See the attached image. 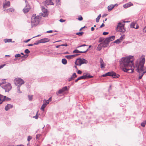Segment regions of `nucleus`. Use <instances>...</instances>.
<instances>
[{
    "label": "nucleus",
    "instance_id": "f257e3e1",
    "mask_svg": "<svg viewBox=\"0 0 146 146\" xmlns=\"http://www.w3.org/2000/svg\"><path fill=\"white\" fill-rule=\"evenodd\" d=\"M133 58V56H130L122 58L120 62V66L124 72L129 73L133 72L134 66Z\"/></svg>",
    "mask_w": 146,
    "mask_h": 146
},
{
    "label": "nucleus",
    "instance_id": "f03ea898",
    "mask_svg": "<svg viewBox=\"0 0 146 146\" xmlns=\"http://www.w3.org/2000/svg\"><path fill=\"white\" fill-rule=\"evenodd\" d=\"M145 62V56H142L137 60L135 64V66L137 68V72L139 73V78L140 79L142 78L143 74L146 72V67H144Z\"/></svg>",
    "mask_w": 146,
    "mask_h": 146
},
{
    "label": "nucleus",
    "instance_id": "7ed1b4c3",
    "mask_svg": "<svg viewBox=\"0 0 146 146\" xmlns=\"http://www.w3.org/2000/svg\"><path fill=\"white\" fill-rule=\"evenodd\" d=\"M40 16L36 15V14H33L31 19V25L32 27L37 26L39 23L40 20Z\"/></svg>",
    "mask_w": 146,
    "mask_h": 146
},
{
    "label": "nucleus",
    "instance_id": "20e7f679",
    "mask_svg": "<svg viewBox=\"0 0 146 146\" xmlns=\"http://www.w3.org/2000/svg\"><path fill=\"white\" fill-rule=\"evenodd\" d=\"M0 86L5 90V92H9L12 88L11 84L6 82L5 79L2 80L1 82L0 83Z\"/></svg>",
    "mask_w": 146,
    "mask_h": 146
},
{
    "label": "nucleus",
    "instance_id": "39448f33",
    "mask_svg": "<svg viewBox=\"0 0 146 146\" xmlns=\"http://www.w3.org/2000/svg\"><path fill=\"white\" fill-rule=\"evenodd\" d=\"M115 38V36H112L110 37H108L106 38L102 42L103 43V47H106L108 46V44L110 41L113 40Z\"/></svg>",
    "mask_w": 146,
    "mask_h": 146
},
{
    "label": "nucleus",
    "instance_id": "423d86ee",
    "mask_svg": "<svg viewBox=\"0 0 146 146\" xmlns=\"http://www.w3.org/2000/svg\"><path fill=\"white\" fill-rule=\"evenodd\" d=\"M88 62V61L85 59L78 58L76 60L75 63L76 65L80 66L82 64L87 63Z\"/></svg>",
    "mask_w": 146,
    "mask_h": 146
},
{
    "label": "nucleus",
    "instance_id": "0eeeda50",
    "mask_svg": "<svg viewBox=\"0 0 146 146\" xmlns=\"http://www.w3.org/2000/svg\"><path fill=\"white\" fill-rule=\"evenodd\" d=\"M125 24L124 23H119L117 27V31L124 32L125 31L124 28Z\"/></svg>",
    "mask_w": 146,
    "mask_h": 146
},
{
    "label": "nucleus",
    "instance_id": "6e6552de",
    "mask_svg": "<svg viewBox=\"0 0 146 146\" xmlns=\"http://www.w3.org/2000/svg\"><path fill=\"white\" fill-rule=\"evenodd\" d=\"M15 84L16 85L19 84L22 85L24 84V82L22 79L19 78H16L14 80Z\"/></svg>",
    "mask_w": 146,
    "mask_h": 146
},
{
    "label": "nucleus",
    "instance_id": "1a4fd4ad",
    "mask_svg": "<svg viewBox=\"0 0 146 146\" xmlns=\"http://www.w3.org/2000/svg\"><path fill=\"white\" fill-rule=\"evenodd\" d=\"M42 11V15L44 17H47L48 14V12L46 9L43 6L41 7Z\"/></svg>",
    "mask_w": 146,
    "mask_h": 146
},
{
    "label": "nucleus",
    "instance_id": "9d476101",
    "mask_svg": "<svg viewBox=\"0 0 146 146\" xmlns=\"http://www.w3.org/2000/svg\"><path fill=\"white\" fill-rule=\"evenodd\" d=\"M49 41V39L48 38H42L38 41L36 43H35L34 44H38L40 43H46L48 42Z\"/></svg>",
    "mask_w": 146,
    "mask_h": 146
},
{
    "label": "nucleus",
    "instance_id": "9b49d317",
    "mask_svg": "<svg viewBox=\"0 0 146 146\" xmlns=\"http://www.w3.org/2000/svg\"><path fill=\"white\" fill-rule=\"evenodd\" d=\"M10 3L9 1L5 0L3 3V10L5 9H7V8L10 7Z\"/></svg>",
    "mask_w": 146,
    "mask_h": 146
},
{
    "label": "nucleus",
    "instance_id": "f8f14e48",
    "mask_svg": "<svg viewBox=\"0 0 146 146\" xmlns=\"http://www.w3.org/2000/svg\"><path fill=\"white\" fill-rule=\"evenodd\" d=\"M108 76H112L115 78L119 77V75L116 74L113 72H108Z\"/></svg>",
    "mask_w": 146,
    "mask_h": 146
},
{
    "label": "nucleus",
    "instance_id": "ddd939ff",
    "mask_svg": "<svg viewBox=\"0 0 146 146\" xmlns=\"http://www.w3.org/2000/svg\"><path fill=\"white\" fill-rule=\"evenodd\" d=\"M93 77V76H90L88 74H86L85 75L80 76L78 78L79 80L82 79H85L87 78H90Z\"/></svg>",
    "mask_w": 146,
    "mask_h": 146
},
{
    "label": "nucleus",
    "instance_id": "4468645a",
    "mask_svg": "<svg viewBox=\"0 0 146 146\" xmlns=\"http://www.w3.org/2000/svg\"><path fill=\"white\" fill-rule=\"evenodd\" d=\"M130 28L137 29L139 28L138 25L135 23H132L130 26Z\"/></svg>",
    "mask_w": 146,
    "mask_h": 146
},
{
    "label": "nucleus",
    "instance_id": "2eb2a0df",
    "mask_svg": "<svg viewBox=\"0 0 146 146\" xmlns=\"http://www.w3.org/2000/svg\"><path fill=\"white\" fill-rule=\"evenodd\" d=\"M100 67L101 68H104L106 66V64L104 63V62H103V60L102 58H100Z\"/></svg>",
    "mask_w": 146,
    "mask_h": 146
},
{
    "label": "nucleus",
    "instance_id": "dca6fc26",
    "mask_svg": "<svg viewBox=\"0 0 146 146\" xmlns=\"http://www.w3.org/2000/svg\"><path fill=\"white\" fill-rule=\"evenodd\" d=\"M13 107V105L11 104H7L5 106V109L6 111H8L10 109Z\"/></svg>",
    "mask_w": 146,
    "mask_h": 146
},
{
    "label": "nucleus",
    "instance_id": "f3484780",
    "mask_svg": "<svg viewBox=\"0 0 146 146\" xmlns=\"http://www.w3.org/2000/svg\"><path fill=\"white\" fill-rule=\"evenodd\" d=\"M88 50V49H86L85 50H84L83 51H80L79 50L76 49L74 50L73 52V53H85L87 52Z\"/></svg>",
    "mask_w": 146,
    "mask_h": 146
},
{
    "label": "nucleus",
    "instance_id": "a211bd4d",
    "mask_svg": "<svg viewBox=\"0 0 146 146\" xmlns=\"http://www.w3.org/2000/svg\"><path fill=\"white\" fill-rule=\"evenodd\" d=\"M30 7L29 5H27L23 9V11L25 13H27L30 10Z\"/></svg>",
    "mask_w": 146,
    "mask_h": 146
},
{
    "label": "nucleus",
    "instance_id": "6ab92c4d",
    "mask_svg": "<svg viewBox=\"0 0 146 146\" xmlns=\"http://www.w3.org/2000/svg\"><path fill=\"white\" fill-rule=\"evenodd\" d=\"M4 11L9 12L13 13L15 11V9L11 7L8 9H5Z\"/></svg>",
    "mask_w": 146,
    "mask_h": 146
},
{
    "label": "nucleus",
    "instance_id": "aec40b11",
    "mask_svg": "<svg viewBox=\"0 0 146 146\" xmlns=\"http://www.w3.org/2000/svg\"><path fill=\"white\" fill-rule=\"evenodd\" d=\"M77 56V55L76 54L66 55L65 56V57L68 59H70L73 58Z\"/></svg>",
    "mask_w": 146,
    "mask_h": 146
},
{
    "label": "nucleus",
    "instance_id": "412c9836",
    "mask_svg": "<svg viewBox=\"0 0 146 146\" xmlns=\"http://www.w3.org/2000/svg\"><path fill=\"white\" fill-rule=\"evenodd\" d=\"M77 75L75 73H74L73 74L72 76L71 77L68 79V81L69 82H70L72 80H73L75 78L77 77Z\"/></svg>",
    "mask_w": 146,
    "mask_h": 146
},
{
    "label": "nucleus",
    "instance_id": "4be33fe9",
    "mask_svg": "<svg viewBox=\"0 0 146 146\" xmlns=\"http://www.w3.org/2000/svg\"><path fill=\"white\" fill-rule=\"evenodd\" d=\"M67 89V87L66 86H65L62 88L58 92V93L60 94H61L64 92Z\"/></svg>",
    "mask_w": 146,
    "mask_h": 146
},
{
    "label": "nucleus",
    "instance_id": "5701e85b",
    "mask_svg": "<svg viewBox=\"0 0 146 146\" xmlns=\"http://www.w3.org/2000/svg\"><path fill=\"white\" fill-rule=\"evenodd\" d=\"M133 4L131 2H129L128 3L123 5V7L125 8H127L129 7L131 5H133Z\"/></svg>",
    "mask_w": 146,
    "mask_h": 146
},
{
    "label": "nucleus",
    "instance_id": "b1692460",
    "mask_svg": "<svg viewBox=\"0 0 146 146\" xmlns=\"http://www.w3.org/2000/svg\"><path fill=\"white\" fill-rule=\"evenodd\" d=\"M45 4L46 5H53V3L52 2L51 0H46L45 1Z\"/></svg>",
    "mask_w": 146,
    "mask_h": 146
},
{
    "label": "nucleus",
    "instance_id": "393cba45",
    "mask_svg": "<svg viewBox=\"0 0 146 146\" xmlns=\"http://www.w3.org/2000/svg\"><path fill=\"white\" fill-rule=\"evenodd\" d=\"M102 47H103V43H101L98 45L97 48V50L99 51L101 50Z\"/></svg>",
    "mask_w": 146,
    "mask_h": 146
},
{
    "label": "nucleus",
    "instance_id": "a878e982",
    "mask_svg": "<svg viewBox=\"0 0 146 146\" xmlns=\"http://www.w3.org/2000/svg\"><path fill=\"white\" fill-rule=\"evenodd\" d=\"M43 104L41 107V109L42 110V111H44V109L47 106V104H46L45 103H44V101H43Z\"/></svg>",
    "mask_w": 146,
    "mask_h": 146
},
{
    "label": "nucleus",
    "instance_id": "bb28decb",
    "mask_svg": "<svg viewBox=\"0 0 146 146\" xmlns=\"http://www.w3.org/2000/svg\"><path fill=\"white\" fill-rule=\"evenodd\" d=\"M115 6L114 5H110L108 7V10L109 11H111L114 7Z\"/></svg>",
    "mask_w": 146,
    "mask_h": 146
},
{
    "label": "nucleus",
    "instance_id": "cd10ccee",
    "mask_svg": "<svg viewBox=\"0 0 146 146\" xmlns=\"http://www.w3.org/2000/svg\"><path fill=\"white\" fill-rule=\"evenodd\" d=\"M6 98V96H3L2 95L0 94V100L2 101H5V98Z\"/></svg>",
    "mask_w": 146,
    "mask_h": 146
},
{
    "label": "nucleus",
    "instance_id": "c85d7f7f",
    "mask_svg": "<svg viewBox=\"0 0 146 146\" xmlns=\"http://www.w3.org/2000/svg\"><path fill=\"white\" fill-rule=\"evenodd\" d=\"M5 43L11 42L12 41L11 39H5L4 40Z\"/></svg>",
    "mask_w": 146,
    "mask_h": 146
},
{
    "label": "nucleus",
    "instance_id": "c756f323",
    "mask_svg": "<svg viewBox=\"0 0 146 146\" xmlns=\"http://www.w3.org/2000/svg\"><path fill=\"white\" fill-rule=\"evenodd\" d=\"M101 14H100L96 18V22L98 23L99 22V20L101 17Z\"/></svg>",
    "mask_w": 146,
    "mask_h": 146
},
{
    "label": "nucleus",
    "instance_id": "7c9ffc66",
    "mask_svg": "<svg viewBox=\"0 0 146 146\" xmlns=\"http://www.w3.org/2000/svg\"><path fill=\"white\" fill-rule=\"evenodd\" d=\"M62 63L64 64H66L67 61L65 59H63L62 60Z\"/></svg>",
    "mask_w": 146,
    "mask_h": 146
},
{
    "label": "nucleus",
    "instance_id": "2f4dec72",
    "mask_svg": "<svg viewBox=\"0 0 146 146\" xmlns=\"http://www.w3.org/2000/svg\"><path fill=\"white\" fill-rule=\"evenodd\" d=\"M84 34V32H80L77 33H76V35L79 36H82Z\"/></svg>",
    "mask_w": 146,
    "mask_h": 146
},
{
    "label": "nucleus",
    "instance_id": "473e14b6",
    "mask_svg": "<svg viewBox=\"0 0 146 146\" xmlns=\"http://www.w3.org/2000/svg\"><path fill=\"white\" fill-rule=\"evenodd\" d=\"M146 124V120L144 121L141 124V125L143 127H144L145 126V124Z\"/></svg>",
    "mask_w": 146,
    "mask_h": 146
},
{
    "label": "nucleus",
    "instance_id": "72a5a7b5",
    "mask_svg": "<svg viewBox=\"0 0 146 146\" xmlns=\"http://www.w3.org/2000/svg\"><path fill=\"white\" fill-rule=\"evenodd\" d=\"M77 19L79 21H81L83 19V18L81 15H79L78 16V17Z\"/></svg>",
    "mask_w": 146,
    "mask_h": 146
},
{
    "label": "nucleus",
    "instance_id": "f704fd0d",
    "mask_svg": "<svg viewBox=\"0 0 146 146\" xmlns=\"http://www.w3.org/2000/svg\"><path fill=\"white\" fill-rule=\"evenodd\" d=\"M104 38H103L100 37L99 38V41H98V42H101L103 41L104 40Z\"/></svg>",
    "mask_w": 146,
    "mask_h": 146
},
{
    "label": "nucleus",
    "instance_id": "c9c22d12",
    "mask_svg": "<svg viewBox=\"0 0 146 146\" xmlns=\"http://www.w3.org/2000/svg\"><path fill=\"white\" fill-rule=\"evenodd\" d=\"M5 101H9L11 100V99L6 96V98H5Z\"/></svg>",
    "mask_w": 146,
    "mask_h": 146
},
{
    "label": "nucleus",
    "instance_id": "e433bc0d",
    "mask_svg": "<svg viewBox=\"0 0 146 146\" xmlns=\"http://www.w3.org/2000/svg\"><path fill=\"white\" fill-rule=\"evenodd\" d=\"M28 97L29 98V100H31L33 99V96H28Z\"/></svg>",
    "mask_w": 146,
    "mask_h": 146
},
{
    "label": "nucleus",
    "instance_id": "4c0bfd02",
    "mask_svg": "<svg viewBox=\"0 0 146 146\" xmlns=\"http://www.w3.org/2000/svg\"><path fill=\"white\" fill-rule=\"evenodd\" d=\"M21 56V55L20 54H16L15 56V58H18L19 57Z\"/></svg>",
    "mask_w": 146,
    "mask_h": 146
},
{
    "label": "nucleus",
    "instance_id": "58836bf2",
    "mask_svg": "<svg viewBox=\"0 0 146 146\" xmlns=\"http://www.w3.org/2000/svg\"><path fill=\"white\" fill-rule=\"evenodd\" d=\"M25 52L27 54L29 53L30 52V51L28 49H26L25 50Z\"/></svg>",
    "mask_w": 146,
    "mask_h": 146
},
{
    "label": "nucleus",
    "instance_id": "ea45409f",
    "mask_svg": "<svg viewBox=\"0 0 146 146\" xmlns=\"http://www.w3.org/2000/svg\"><path fill=\"white\" fill-rule=\"evenodd\" d=\"M44 103H45L46 104H47V105L49 104V101H48V100H44Z\"/></svg>",
    "mask_w": 146,
    "mask_h": 146
},
{
    "label": "nucleus",
    "instance_id": "a19ab883",
    "mask_svg": "<svg viewBox=\"0 0 146 146\" xmlns=\"http://www.w3.org/2000/svg\"><path fill=\"white\" fill-rule=\"evenodd\" d=\"M32 138V137L31 136H29L28 137L27 140L28 141H29Z\"/></svg>",
    "mask_w": 146,
    "mask_h": 146
},
{
    "label": "nucleus",
    "instance_id": "79ce46f5",
    "mask_svg": "<svg viewBox=\"0 0 146 146\" xmlns=\"http://www.w3.org/2000/svg\"><path fill=\"white\" fill-rule=\"evenodd\" d=\"M120 41L119 40L117 39L114 42L116 43H119L120 42Z\"/></svg>",
    "mask_w": 146,
    "mask_h": 146
},
{
    "label": "nucleus",
    "instance_id": "37998d69",
    "mask_svg": "<svg viewBox=\"0 0 146 146\" xmlns=\"http://www.w3.org/2000/svg\"><path fill=\"white\" fill-rule=\"evenodd\" d=\"M40 136V135L39 134H37L36 136V139H38Z\"/></svg>",
    "mask_w": 146,
    "mask_h": 146
},
{
    "label": "nucleus",
    "instance_id": "c03bdc74",
    "mask_svg": "<svg viewBox=\"0 0 146 146\" xmlns=\"http://www.w3.org/2000/svg\"><path fill=\"white\" fill-rule=\"evenodd\" d=\"M108 34H109V33L107 32H104L103 33V35H108Z\"/></svg>",
    "mask_w": 146,
    "mask_h": 146
},
{
    "label": "nucleus",
    "instance_id": "a18cd8bd",
    "mask_svg": "<svg viewBox=\"0 0 146 146\" xmlns=\"http://www.w3.org/2000/svg\"><path fill=\"white\" fill-rule=\"evenodd\" d=\"M59 21L60 22L62 23L65 22L66 20H64L62 19H61L59 20Z\"/></svg>",
    "mask_w": 146,
    "mask_h": 146
},
{
    "label": "nucleus",
    "instance_id": "49530a36",
    "mask_svg": "<svg viewBox=\"0 0 146 146\" xmlns=\"http://www.w3.org/2000/svg\"><path fill=\"white\" fill-rule=\"evenodd\" d=\"M17 92L19 93H21V92L20 90L19 87L17 88Z\"/></svg>",
    "mask_w": 146,
    "mask_h": 146
},
{
    "label": "nucleus",
    "instance_id": "de8ad7c7",
    "mask_svg": "<svg viewBox=\"0 0 146 146\" xmlns=\"http://www.w3.org/2000/svg\"><path fill=\"white\" fill-rule=\"evenodd\" d=\"M108 76V73H106V74H104L102 75V76H103V77H105V76Z\"/></svg>",
    "mask_w": 146,
    "mask_h": 146
},
{
    "label": "nucleus",
    "instance_id": "09e8293b",
    "mask_svg": "<svg viewBox=\"0 0 146 146\" xmlns=\"http://www.w3.org/2000/svg\"><path fill=\"white\" fill-rule=\"evenodd\" d=\"M35 43H34L33 44H30L28 45V46H33V45H37L38 44H34Z\"/></svg>",
    "mask_w": 146,
    "mask_h": 146
},
{
    "label": "nucleus",
    "instance_id": "8fccbe9b",
    "mask_svg": "<svg viewBox=\"0 0 146 146\" xmlns=\"http://www.w3.org/2000/svg\"><path fill=\"white\" fill-rule=\"evenodd\" d=\"M60 45H61V46H68V45L67 44H62Z\"/></svg>",
    "mask_w": 146,
    "mask_h": 146
},
{
    "label": "nucleus",
    "instance_id": "3c124183",
    "mask_svg": "<svg viewBox=\"0 0 146 146\" xmlns=\"http://www.w3.org/2000/svg\"><path fill=\"white\" fill-rule=\"evenodd\" d=\"M77 73L78 74H80L82 73V72L80 70H78L77 72Z\"/></svg>",
    "mask_w": 146,
    "mask_h": 146
},
{
    "label": "nucleus",
    "instance_id": "603ef678",
    "mask_svg": "<svg viewBox=\"0 0 146 146\" xmlns=\"http://www.w3.org/2000/svg\"><path fill=\"white\" fill-rule=\"evenodd\" d=\"M104 26H105L104 24L103 23L102 24V25L100 26V28H102V27H104Z\"/></svg>",
    "mask_w": 146,
    "mask_h": 146
},
{
    "label": "nucleus",
    "instance_id": "864d4df0",
    "mask_svg": "<svg viewBox=\"0 0 146 146\" xmlns=\"http://www.w3.org/2000/svg\"><path fill=\"white\" fill-rule=\"evenodd\" d=\"M86 49H88V48H85V47H84L83 48H82V50L81 51H84V50H85Z\"/></svg>",
    "mask_w": 146,
    "mask_h": 146
},
{
    "label": "nucleus",
    "instance_id": "5fc2aeb1",
    "mask_svg": "<svg viewBox=\"0 0 146 146\" xmlns=\"http://www.w3.org/2000/svg\"><path fill=\"white\" fill-rule=\"evenodd\" d=\"M87 46L86 45H85V44H83V45H81L80 46H79L78 47V48H79V47H82V46Z\"/></svg>",
    "mask_w": 146,
    "mask_h": 146
},
{
    "label": "nucleus",
    "instance_id": "6e6d98bb",
    "mask_svg": "<svg viewBox=\"0 0 146 146\" xmlns=\"http://www.w3.org/2000/svg\"><path fill=\"white\" fill-rule=\"evenodd\" d=\"M5 66V64L0 66V69L3 68Z\"/></svg>",
    "mask_w": 146,
    "mask_h": 146
},
{
    "label": "nucleus",
    "instance_id": "4d7b16f0",
    "mask_svg": "<svg viewBox=\"0 0 146 146\" xmlns=\"http://www.w3.org/2000/svg\"><path fill=\"white\" fill-rule=\"evenodd\" d=\"M52 30H50L49 31H48L46 32L47 33H52Z\"/></svg>",
    "mask_w": 146,
    "mask_h": 146
},
{
    "label": "nucleus",
    "instance_id": "13d9d810",
    "mask_svg": "<svg viewBox=\"0 0 146 146\" xmlns=\"http://www.w3.org/2000/svg\"><path fill=\"white\" fill-rule=\"evenodd\" d=\"M143 30L146 33V26L144 28Z\"/></svg>",
    "mask_w": 146,
    "mask_h": 146
},
{
    "label": "nucleus",
    "instance_id": "bf43d9fd",
    "mask_svg": "<svg viewBox=\"0 0 146 146\" xmlns=\"http://www.w3.org/2000/svg\"><path fill=\"white\" fill-rule=\"evenodd\" d=\"M94 28L93 27H91V30L92 31H94Z\"/></svg>",
    "mask_w": 146,
    "mask_h": 146
},
{
    "label": "nucleus",
    "instance_id": "052dcab7",
    "mask_svg": "<svg viewBox=\"0 0 146 146\" xmlns=\"http://www.w3.org/2000/svg\"><path fill=\"white\" fill-rule=\"evenodd\" d=\"M79 80L78 78L77 79H76L75 80V82H77Z\"/></svg>",
    "mask_w": 146,
    "mask_h": 146
},
{
    "label": "nucleus",
    "instance_id": "680f3d73",
    "mask_svg": "<svg viewBox=\"0 0 146 146\" xmlns=\"http://www.w3.org/2000/svg\"><path fill=\"white\" fill-rule=\"evenodd\" d=\"M61 45H58V46H56V47L57 48H58L60 46H61Z\"/></svg>",
    "mask_w": 146,
    "mask_h": 146
},
{
    "label": "nucleus",
    "instance_id": "e2e57ef3",
    "mask_svg": "<svg viewBox=\"0 0 146 146\" xmlns=\"http://www.w3.org/2000/svg\"><path fill=\"white\" fill-rule=\"evenodd\" d=\"M34 117L36 119H37L38 118V116L37 115V114Z\"/></svg>",
    "mask_w": 146,
    "mask_h": 146
},
{
    "label": "nucleus",
    "instance_id": "0e129e2a",
    "mask_svg": "<svg viewBox=\"0 0 146 146\" xmlns=\"http://www.w3.org/2000/svg\"><path fill=\"white\" fill-rule=\"evenodd\" d=\"M30 40V39H28V40H27V41H25V42H28V41H29Z\"/></svg>",
    "mask_w": 146,
    "mask_h": 146
},
{
    "label": "nucleus",
    "instance_id": "69168bd1",
    "mask_svg": "<svg viewBox=\"0 0 146 146\" xmlns=\"http://www.w3.org/2000/svg\"><path fill=\"white\" fill-rule=\"evenodd\" d=\"M85 26L84 27H82L80 29V31H81L82 29H83L84 28H85Z\"/></svg>",
    "mask_w": 146,
    "mask_h": 146
},
{
    "label": "nucleus",
    "instance_id": "338daca9",
    "mask_svg": "<svg viewBox=\"0 0 146 146\" xmlns=\"http://www.w3.org/2000/svg\"><path fill=\"white\" fill-rule=\"evenodd\" d=\"M3 101L0 100V104H1Z\"/></svg>",
    "mask_w": 146,
    "mask_h": 146
},
{
    "label": "nucleus",
    "instance_id": "774afa93",
    "mask_svg": "<svg viewBox=\"0 0 146 146\" xmlns=\"http://www.w3.org/2000/svg\"><path fill=\"white\" fill-rule=\"evenodd\" d=\"M51 99V97H50L49 98V99L48 100V101H50Z\"/></svg>",
    "mask_w": 146,
    "mask_h": 146
}]
</instances>
